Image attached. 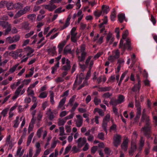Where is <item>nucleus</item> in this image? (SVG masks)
Returning a JSON list of instances; mask_svg holds the SVG:
<instances>
[{
	"instance_id": "obj_40",
	"label": "nucleus",
	"mask_w": 157,
	"mask_h": 157,
	"mask_svg": "<svg viewBox=\"0 0 157 157\" xmlns=\"http://www.w3.org/2000/svg\"><path fill=\"white\" fill-rule=\"evenodd\" d=\"M36 17V15L34 14H29L27 16L28 18L32 21H33L35 20Z\"/></svg>"
},
{
	"instance_id": "obj_63",
	"label": "nucleus",
	"mask_w": 157,
	"mask_h": 157,
	"mask_svg": "<svg viewBox=\"0 0 157 157\" xmlns=\"http://www.w3.org/2000/svg\"><path fill=\"white\" fill-rule=\"evenodd\" d=\"M19 64H16V65H14V66H13L12 68L10 69V71L11 73H13L14 72L16 69L17 67L18 66Z\"/></svg>"
},
{
	"instance_id": "obj_43",
	"label": "nucleus",
	"mask_w": 157,
	"mask_h": 157,
	"mask_svg": "<svg viewBox=\"0 0 157 157\" xmlns=\"http://www.w3.org/2000/svg\"><path fill=\"white\" fill-rule=\"evenodd\" d=\"M77 34L71 35V39L72 42L76 43L77 40Z\"/></svg>"
},
{
	"instance_id": "obj_41",
	"label": "nucleus",
	"mask_w": 157,
	"mask_h": 157,
	"mask_svg": "<svg viewBox=\"0 0 157 157\" xmlns=\"http://www.w3.org/2000/svg\"><path fill=\"white\" fill-rule=\"evenodd\" d=\"M34 133H32L28 136L27 141V145L28 146L31 141L34 135Z\"/></svg>"
},
{
	"instance_id": "obj_60",
	"label": "nucleus",
	"mask_w": 157,
	"mask_h": 157,
	"mask_svg": "<svg viewBox=\"0 0 157 157\" xmlns=\"http://www.w3.org/2000/svg\"><path fill=\"white\" fill-rule=\"evenodd\" d=\"M13 42L18 41L20 39V36L19 35H15L13 37Z\"/></svg>"
},
{
	"instance_id": "obj_3",
	"label": "nucleus",
	"mask_w": 157,
	"mask_h": 157,
	"mask_svg": "<svg viewBox=\"0 0 157 157\" xmlns=\"http://www.w3.org/2000/svg\"><path fill=\"white\" fill-rule=\"evenodd\" d=\"M40 143L39 142H37L36 143L35 146L37 148V149L36 150L33 156V151L32 148H30L29 149V152L28 154V156L29 157H37L40 154L41 149L40 148Z\"/></svg>"
},
{
	"instance_id": "obj_19",
	"label": "nucleus",
	"mask_w": 157,
	"mask_h": 157,
	"mask_svg": "<svg viewBox=\"0 0 157 157\" xmlns=\"http://www.w3.org/2000/svg\"><path fill=\"white\" fill-rule=\"evenodd\" d=\"M66 65L63 66L62 68V69L64 71H68L71 68L70 61L68 59L66 60Z\"/></svg>"
},
{
	"instance_id": "obj_39",
	"label": "nucleus",
	"mask_w": 157,
	"mask_h": 157,
	"mask_svg": "<svg viewBox=\"0 0 157 157\" xmlns=\"http://www.w3.org/2000/svg\"><path fill=\"white\" fill-rule=\"evenodd\" d=\"M82 79H79V78H78V77H77L74 84V87L75 88L77 85L79 84L82 82Z\"/></svg>"
},
{
	"instance_id": "obj_5",
	"label": "nucleus",
	"mask_w": 157,
	"mask_h": 157,
	"mask_svg": "<svg viewBox=\"0 0 157 157\" xmlns=\"http://www.w3.org/2000/svg\"><path fill=\"white\" fill-rule=\"evenodd\" d=\"M127 47L128 50H131L130 41L129 39H127L126 40V44H124L123 40H121L119 44V48L122 49L124 51L126 49Z\"/></svg>"
},
{
	"instance_id": "obj_47",
	"label": "nucleus",
	"mask_w": 157,
	"mask_h": 157,
	"mask_svg": "<svg viewBox=\"0 0 157 157\" xmlns=\"http://www.w3.org/2000/svg\"><path fill=\"white\" fill-rule=\"evenodd\" d=\"M58 155V151L57 149L55 151V153H52L49 156V157H57Z\"/></svg>"
},
{
	"instance_id": "obj_54",
	"label": "nucleus",
	"mask_w": 157,
	"mask_h": 157,
	"mask_svg": "<svg viewBox=\"0 0 157 157\" xmlns=\"http://www.w3.org/2000/svg\"><path fill=\"white\" fill-rule=\"evenodd\" d=\"M141 113L140 112H137L136 115L134 119V123H137L138 121L139 118L140 117Z\"/></svg>"
},
{
	"instance_id": "obj_21",
	"label": "nucleus",
	"mask_w": 157,
	"mask_h": 157,
	"mask_svg": "<svg viewBox=\"0 0 157 157\" xmlns=\"http://www.w3.org/2000/svg\"><path fill=\"white\" fill-rule=\"evenodd\" d=\"M91 58V56H89L86 60L85 62L86 64L87 65L90 63L89 65L90 69H91L94 64V61L93 60H90Z\"/></svg>"
},
{
	"instance_id": "obj_8",
	"label": "nucleus",
	"mask_w": 157,
	"mask_h": 157,
	"mask_svg": "<svg viewBox=\"0 0 157 157\" xmlns=\"http://www.w3.org/2000/svg\"><path fill=\"white\" fill-rule=\"evenodd\" d=\"M129 140L128 138H125L123 140L121 145V149L124 151H127L128 148V144Z\"/></svg>"
},
{
	"instance_id": "obj_34",
	"label": "nucleus",
	"mask_w": 157,
	"mask_h": 157,
	"mask_svg": "<svg viewBox=\"0 0 157 157\" xmlns=\"http://www.w3.org/2000/svg\"><path fill=\"white\" fill-rule=\"evenodd\" d=\"M44 131L43 129V128L42 127L40 128L38 130L36 133V135L38 138H40L41 137V134L42 133H43Z\"/></svg>"
},
{
	"instance_id": "obj_7",
	"label": "nucleus",
	"mask_w": 157,
	"mask_h": 157,
	"mask_svg": "<svg viewBox=\"0 0 157 157\" xmlns=\"http://www.w3.org/2000/svg\"><path fill=\"white\" fill-rule=\"evenodd\" d=\"M121 136L119 135L116 134L114 136L113 139V144L114 145L117 147L121 143Z\"/></svg>"
},
{
	"instance_id": "obj_48",
	"label": "nucleus",
	"mask_w": 157,
	"mask_h": 157,
	"mask_svg": "<svg viewBox=\"0 0 157 157\" xmlns=\"http://www.w3.org/2000/svg\"><path fill=\"white\" fill-rule=\"evenodd\" d=\"M110 104L113 105L114 106H116L118 104H119L117 100L112 99L110 101Z\"/></svg>"
},
{
	"instance_id": "obj_24",
	"label": "nucleus",
	"mask_w": 157,
	"mask_h": 157,
	"mask_svg": "<svg viewBox=\"0 0 157 157\" xmlns=\"http://www.w3.org/2000/svg\"><path fill=\"white\" fill-rule=\"evenodd\" d=\"M141 87L140 81V80H138V84L135 85L133 88L132 90L134 91H139Z\"/></svg>"
},
{
	"instance_id": "obj_11",
	"label": "nucleus",
	"mask_w": 157,
	"mask_h": 157,
	"mask_svg": "<svg viewBox=\"0 0 157 157\" xmlns=\"http://www.w3.org/2000/svg\"><path fill=\"white\" fill-rule=\"evenodd\" d=\"M78 144V146L79 147H82L86 142V140L85 137L79 138L76 142Z\"/></svg>"
},
{
	"instance_id": "obj_56",
	"label": "nucleus",
	"mask_w": 157,
	"mask_h": 157,
	"mask_svg": "<svg viewBox=\"0 0 157 157\" xmlns=\"http://www.w3.org/2000/svg\"><path fill=\"white\" fill-rule=\"evenodd\" d=\"M71 48H69L68 46H66L64 48L63 51V53L64 54H66L71 52Z\"/></svg>"
},
{
	"instance_id": "obj_12",
	"label": "nucleus",
	"mask_w": 157,
	"mask_h": 157,
	"mask_svg": "<svg viewBox=\"0 0 157 157\" xmlns=\"http://www.w3.org/2000/svg\"><path fill=\"white\" fill-rule=\"evenodd\" d=\"M136 144L134 142H132L131 146L130 149L129 151V155L132 156L136 149Z\"/></svg>"
},
{
	"instance_id": "obj_45",
	"label": "nucleus",
	"mask_w": 157,
	"mask_h": 157,
	"mask_svg": "<svg viewBox=\"0 0 157 157\" xmlns=\"http://www.w3.org/2000/svg\"><path fill=\"white\" fill-rule=\"evenodd\" d=\"M76 97L75 95H74L69 100L68 103V105H70L71 106L72 105L73 103L75 101V98Z\"/></svg>"
},
{
	"instance_id": "obj_1",
	"label": "nucleus",
	"mask_w": 157,
	"mask_h": 157,
	"mask_svg": "<svg viewBox=\"0 0 157 157\" xmlns=\"http://www.w3.org/2000/svg\"><path fill=\"white\" fill-rule=\"evenodd\" d=\"M145 110L144 109L143 111V114L141 119V122H144L145 121V124L144 127H143L141 130L145 136H147V138H149L150 137V134L151 132V126L150 122L149 117L145 114Z\"/></svg>"
},
{
	"instance_id": "obj_9",
	"label": "nucleus",
	"mask_w": 157,
	"mask_h": 157,
	"mask_svg": "<svg viewBox=\"0 0 157 157\" xmlns=\"http://www.w3.org/2000/svg\"><path fill=\"white\" fill-rule=\"evenodd\" d=\"M99 36L100 35L99 34H97V35L94 37L93 40L94 42L96 41L97 44H100L103 42L104 36H101L99 37Z\"/></svg>"
},
{
	"instance_id": "obj_62",
	"label": "nucleus",
	"mask_w": 157,
	"mask_h": 157,
	"mask_svg": "<svg viewBox=\"0 0 157 157\" xmlns=\"http://www.w3.org/2000/svg\"><path fill=\"white\" fill-rule=\"evenodd\" d=\"M101 100L100 99L98 98L97 97H95L94 100V102L95 105H97L99 103L101 102Z\"/></svg>"
},
{
	"instance_id": "obj_59",
	"label": "nucleus",
	"mask_w": 157,
	"mask_h": 157,
	"mask_svg": "<svg viewBox=\"0 0 157 157\" xmlns=\"http://www.w3.org/2000/svg\"><path fill=\"white\" fill-rule=\"evenodd\" d=\"M60 134H59L60 136H63L65 135L64 133V128L63 127H61L59 128Z\"/></svg>"
},
{
	"instance_id": "obj_28",
	"label": "nucleus",
	"mask_w": 157,
	"mask_h": 157,
	"mask_svg": "<svg viewBox=\"0 0 157 157\" xmlns=\"http://www.w3.org/2000/svg\"><path fill=\"white\" fill-rule=\"evenodd\" d=\"M120 52L118 50L113 51L112 52V55L116 59L118 58L120 56Z\"/></svg>"
},
{
	"instance_id": "obj_49",
	"label": "nucleus",
	"mask_w": 157,
	"mask_h": 157,
	"mask_svg": "<svg viewBox=\"0 0 157 157\" xmlns=\"http://www.w3.org/2000/svg\"><path fill=\"white\" fill-rule=\"evenodd\" d=\"M6 42L9 44H12L13 43V37L11 36L7 37L6 39Z\"/></svg>"
},
{
	"instance_id": "obj_4",
	"label": "nucleus",
	"mask_w": 157,
	"mask_h": 157,
	"mask_svg": "<svg viewBox=\"0 0 157 157\" xmlns=\"http://www.w3.org/2000/svg\"><path fill=\"white\" fill-rule=\"evenodd\" d=\"M31 8V6H27L25 7L23 9L20 10L16 13L14 17V18L20 17L24 14L29 12Z\"/></svg>"
},
{
	"instance_id": "obj_50",
	"label": "nucleus",
	"mask_w": 157,
	"mask_h": 157,
	"mask_svg": "<svg viewBox=\"0 0 157 157\" xmlns=\"http://www.w3.org/2000/svg\"><path fill=\"white\" fill-rule=\"evenodd\" d=\"M112 94L109 92H107L103 94L102 97L104 98H109L110 96H112Z\"/></svg>"
},
{
	"instance_id": "obj_2",
	"label": "nucleus",
	"mask_w": 157,
	"mask_h": 157,
	"mask_svg": "<svg viewBox=\"0 0 157 157\" xmlns=\"http://www.w3.org/2000/svg\"><path fill=\"white\" fill-rule=\"evenodd\" d=\"M76 52V55L78 56V61L79 63V65L82 68H84L85 67V65L81 64L80 63L84 61L86 56L87 53L85 51V45H82L80 49L77 48Z\"/></svg>"
},
{
	"instance_id": "obj_10",
	"label": "nucleus",
	"mask_w": 157,
	"mask_h": 157,
	"mask_svg": "<svg viewBox=\"0 0 157 157\" xmlns=\"http://www.w3.org/2000/svg\"><path fill=\"white\" fill-rule=\"evenodd\" d=\"M77 119L76 120H75L76 122V124L77 127H80L83 123V118L80 115H78L76 116Z\"/></svg>"
},
{
	"instance_id": "obj_14",
	"label": "nucleus",
	"mask_w": 157,
	"mask_h": 157,
	"mask_svg": "<svg viewBox=\"0 0 157 157\" xmlns=\"http://www.w3.org/2000/svg\"><path fill=\"white\" fill-rule=\"evenodd\" d=\"M49 11H52L56 8L57 6L54 4L43 5L42 6Z\"/></svg>"
},
{
	"instance_id": "obj_22",
	"label": "nucleus",
	"mask_w": 157,
	"mask_h": 157,
	"mask_svg": "<svg viewBox=\"0 0 157 157\" xmlns=\"http://www.w3.org/2000/svg\"><path fill=\"white\" fill-rule=\"evenodd\" d=\"M135 106L136 107L137 110V112L141 113V108L140 103L139 101L136 100V98H135Z\"/></svg>"
},
{
	"instance_id": "obj_36",
	"label": "nucleus",
	"mask_w": 157,
	"mask_h": 157,
	"mask_svg": "<svg viewBox=\"0 0 157 157\" xmlns=\"http://www.w3.org/2000/svg\"><path fill=\"white\" fill-rule=\"evenodd\" d=\"M111 89V87L110 86L105 87H101L99 88V90L100 91H106L110 90Z\"/></svg>"
},
{
	"instance_id": "obj_20",
	"label": "nucleus",
	"mask_w": 157,
	"mask_h": 157,
	"mask_svg": "<svg viewBox=\"0 0 157 157\" xmlns=\"http://www.w3.org/2000/svg\"><path fill=\"white\" fill-rule=\"evenodd\" d=\"M67 42V40H64L60 43L58 45V47L59 48V53L62 51L63 48Z\"/></svg>"
},
{
	"instance_id": "obj_25",
	"label": "nucleus",
	"mask_w": 157,
	"mask_h": 157,
	"mask_svg": "<svg viewBox=\"0 0 157 157\" xmlns=\"http://www.w3.org/2000/svg\"><path fill=\"white\" fill-rule=\"evenodd\" d=\"M56 47H53V48H51L48 50V54L53 56L56 53Z\"/></svg>"
},
{
	"instance_id": "obj_46",
	"label": "nucleus",
	"mask_w": 157,
	"mask_h": 157,
	"mask_svg": "<svg viewBox=\"0 0 157 157\" xmlns=\"http://www.w3.org/2000/svg\"><path fill=\"white\" fill-rule=\"evenodd\" d=\"M48 95V93L46 91L41 93L39 96V97L40 98H46Z\"/></svg>"
},
{
	"instance_id": "obj_42",
	"label": "nucleus",
	"mask_w": 157,
	"mask_h": 157,
	"mask_svg": "<svg viewBox=\"0 0 157 157\" xmlns=\"http://www.w3.org/2000/svg\"><path fill=\"white\" fill-rule=\"evenodd\" d=\"M118 17L120 22L122 23L125 18L124 15L123 14H121L118 15Z\"/></svg>"
},
{
	"instance_id": "obj_33",
	"label": "nucleus",
	"mask_w": 157,
	"mask_h": 157,
	"mask_svg": "<svg viewBox=\"0 0 157 157\" xmlns=\"http://www.w3.org/2000/svg\"><path fill=\"white\" fill-rule=\"evenodd\" d=\"M21 149L22 148L21 147H19L18 148L16 154V155H19L20 156H21L23 155L24 150H22L21 151Z\"/></svg>"
},
{
	"instance_id": "obj_13",
	"label": "nucleus",
	"mask_w": 157,
	"mask_h": 157,
	"mask_svg": "<svg viewBox=\"0 0 157 157\" xmlns=\"http://www.w3.org/2000/svg\"><path fill=\"white\" fill-rule=\"evenodd\" d=\"M66 98L64 97L59 102V105L57 106V108L59 109H61V110H64L65 109L64 105L66 101Z\"/></svg>"
},
{
	"instance_id": "obj_51",
	"label": "nucleus",
	"mask_w": 157,
	"mask_h": 157,
	"mask_svg": "<svg viewBox=\"0 0 157 157\" xmlns=\"http://www.w3.org/2000/svg\"><path fill=\"white\" fill-rule=\"evenodd\" d=\"M147 147L145 148L144 150L145 154L146 155H147L148 154L149 152V150L150 148L149 143L147 141Z\"/></svg>"
},
{
	"instance_id": "obj_30",
	"label": "nucleus",
	"mask_w": 157,
	"mask_h": 157,
	"mask_svg": "<svg viewBox=\"0 0 157 157\" xmlns=\"http://www.w3.org/2000/svg\"><path fill=\"white\" fill-rule=\"evenodd\" d=\"M6 5L8 10H12L14 8V3L11 2H6Z\"/></svg>"
},
{
	"instance_id": "obj_32",
	"label": "nucleus",
	"mask_w": 157,
	"mask_h": 157,
	"mask_svg": "<svg viewBox=\"0 0 157 157\" xmlns=\"http://www.w3.org/2000/svg\"><path fill=\"white\" fill-rule=\"evenodd\" d=\"M102 11L103 13L107 14L109 11V6L105 5H103L101 7Z\"/></svg>"
},
{
	"instance_id": "obj_31",
	"label": "nucleus",
	"mask_w": 157,
	"mask_h": 157,
	"mask_svg": "<svg viewBox=\"0 0 157 157\" xmlns=\"http://www.w3.org/2000/svg\"><path fill=\"white\" fill-rule=\"evenodd\" d=\"M65 117L63 119L59 118L58 119V124L59 126L63 125L66 121Z\"/></svg>"
},
{
	"instance_id": "obj_26",
	"label": "nucleus",
	"mask_w": 157,
	"mask_h": 157,
	"mask_svg": "<svg viewBox=\"0 0 157 157\" xmlns=\"http://www.w3.org/2000/svg\"><path fill=\"white\" fill-rule=\"evenodd\" d=\"M50 102L52 105H54L55 102L54 99V93L53 91H50Z\"/></svg>"
},
{
	"instance_id": "obj_58",
	"label": "nucleus",
	"mask_w": 157,
	"mask_h": 157,
	"mask_svg": "<svg viewBox=\"0 0 157 157\" xmlns=\"http://www.w3.org/2000/svg\"><path fill=\"white\" fill-rule=\"evenodd\" d=\"M116 17V13L115 10L114 9L111 15V19L112 21H113L114 20L115 18Z\"/></svg>"
},
{
	"instance_id": "obj_57",
	"label": "nucleus",
	"mask_w": 157,
	"mask_h": 157,
	"mask_svg": "<svg viewBox=\"0 0 157 157\" xmlns=\"http://www.w3.org/2000/svg\"><path fill=\"white\" fill-rule=\"evenodd\" d=\"M124 98L123 96L120 95L119 96L117 101L119 104H121L124 101Z\"/></svg>"
},
{
	"instance_id": "obj_38",
	"label": "nucleus",
	"mask_w": 157,
	"mask_h": 157,
	"mask_svg": "<svg viewBox=\"0 0 157 157\" xmlns=\"http://www.w3.org/2000/svg\"><path fill=\"white\" fill-rule=\"evenodd\" d=\"M71 146L70 144H69L65 148L63 155H65L67 154L71 150Z\"/></svg>"
},
{
	"instance_id": "obj_44",
	"label": "nucleus",
	"mask_w": 157,
	"mask_h": 157,
	"mask_svg": "<svg viewBox=\"0 0 157 157\" xmlns=\"http://www.w3.org/2000/svg\"><path fill=\"white\" fill-rule=\"evenodd\" d=\"M22 28L26 30L29 29V25L28 22H23L22 23Z\"/></svg>"
},
{
	"instance_id": "obj_55",
	"label": "nucleus",
	"mask_w": 157,
	"mask_h": 157,
	"mask_svg": "<svg viewBox=\"0 0 157 157\" xmlns=\"http://www.w3.org/2000/svg\"><path fill=\"white\" fill-rule=\"evenodd\" d=\"M102 13V11L98 10L95 11L94 12V15L96 17H99Z\"/></svg>"
},
{
	"instance_id": "obj_52",
	"label": "nucleus",
	"mask_w": 157,
	"mask_h": 157,
	"mask_svg": "<svg viewBox=\"0 0 157 157\" xmlns=\"http://www.w3.org/2000/svg\"><path fill=\"white\" fill-rule=\"evenodd\" d=\"M71 151L73 153H77L79 151V150L76 146L73 147Z\"/></svg>"
},
{
	"instance_id": "obj_53",
	"label": "nucleus",
	"mask_w": 157,
	"mask_h": 157,
	"mask_svg": "<svg viewBox=\"0 0 157 157\" xmlns=\"http://www.w3.org/2000/svg\"><path fill=\"white\" fill-rule=\"evenodd\" d=\"M27 50L28 52V53L27 54V56H29V55H30L31 53H33L34 52V49H33L32 48L28 47L27 48Z\"/></svg>"
},
{
	"instance_id": "obj_17",
	"label": "nucleus",
	"mask_w": 157,
	"mask_h": 157,
	"mask_svg": "<svg viewBox=\"0 0 157 157\" xmlns=\"http://www.w3.org/2000/svg\"><path fill=\"white\" fill-rule=\"evenodd\" d=\"M22 51L21 49L17 50L14 52H12L9 53V55L13 57L14 58L17 59L18 56V53Z\"/></svg>"
},
{
	"instance_id": "obj_35",
	"label": "nucleus",
	"mask_w": 157,
	"mask_h": 157,
	"mask_svg": "<svg viewBox=\"0 0 157 157\" xmlns=\"http://www.w3.org/2000/svg\"><path fill=\"white\" fill-rule=\"evenodd\" d=\"M9 109V107L6 108L2 110L1 113V114H2L3 117L6 116V115L7 114L8 110Z\"/></svg>"
},
{
	"instance_id": "obj_27",
	"label": "nucleus",
	"mask_w": 157,
	"mask_h": 157,
	"mask_svg": "<svg viewBox=\"0 0 157 157\" xmlns=\"http://www.w3.org/2000/svg\"><path fill=\"white\" fill-rule=\"evenodd\" d=\"M145 142V139L143 137H141L140 143V147L139 149L140 151H141L144 146Z\"/></svg>"
},
{
	"instance_id": "obj_15",
	"label": "nucleus",
	"mask_w": 157,
	"mask_h": 157,
	"mask_svg": "<svg viewBox=\"0 0 157 157\" xmlns=\"http://www.w3.org/2000/svg\"><path fill=\"white\" fill-rule=\"evenodd\" d=\"M114 40V38L112 34L110 32H109L106 37V41L107 42L109 43V44H110L113 43Z\"/></svg>"
},
{
	"instance_id": "obj_16",
	"label": "nucleus",
	"mask_w": 157,
	"mask_h": 157,
	"mask_svg": "<svg viewBox=\"0 0 157 157\" xmlns=\"http://www.w3.org/2000/svg\"><path fill=\"white\" fill-rule=\"evenodd\" d=\"M46 114L50 120L52 121L53 120L55 117L54 111H52V110L50 109H49L46 111Z\"/></svg>"
},
{
	"instance_id": "obj_6",
	"label": "nucleus",
	"mask_w": 157,
	"mask_h": 157,
	"mask_svg": "<svg viewBox=\"0 0 157 157\" xmlns=\"http://www.w3.org/2000/svg\"><path fill=\"white\" fill-rule=\"evenodd\" d=\"M0 25L4 28H7L4 34L5 35L8 34L11 30V27L10 24H9L7 22L1 21H0Z\"/></svg>"
},
{
	"instance_id": "obj_61",
	"label": "nucleus",
	"mask_w": 157,
	"mask_h": 157,
	"mask_svg": "<svg viewBox=\"0 0 157 157\" xmlns=\"http://www.w3.org/2000/svg\"><path fill=\"white\" fill-rule=\"evenodd\" d=\"M6 144L9 145V148L11 149L14 144L15 143L13 142L12 140H11L10 141L9 143L8 142L7 143H6Z\"/></svg>"
},
{
	"instance_id": "obj_37",
	"label": "nucleus",
	"mask_w": 157,
	"mask_h": 157,
	"mask_svg": "<svg viewBox=\"0 0 157 157\" xmlns=\"http://www.w3.org/2000/svg\"><path fill=\"white\" fill-rule=\"evenodd\" d=\"M98 26L100 29V33H102L104 32V34H106V31L105 29V26L100 24Z\"/></svg>"
},
{
	"instance_id": "obj_64",
	"label": "nucleus",
	"mask_w": 157,
	"mask_h": 157,
	"mask_svg": "<svg viewBox=\"0 0 157 157\" xmlns=\"http://www.w3.org/2000/svg\"><path fill=\"white\" fill-rule=\"evenodd\" d=\"M98 137L101 140H104V134L103 132L99 133L98 135Z\"/></svg>"
},
{
	"instance_id": "obj_23",
	"label": "nucleus",
	"mask_w": 157,
	"mask_h": 157,
	"mask_svg": "<svg viewBox=\"0 0 157 157\" xmlns=\"http://www.w3.org/2000/svg\"><path fill=\"white\" fill-rule=\"evenodd\" d=\"M19 117L18 116H17L16 117V119L13 121V127L14 128H17L18 126L20 123V122L19 121Z\"/></svg>"
},
{
	"instance_id": "obj_29",
	"label": "nucleus",
	"mask_w": 157,
	"mask_h": 157,
	"mask_svg": "<svg viewBox=\"0 0 157 157\" xmlns=\"http://www.w3.org/2000/svg\"><path fill=\"white\" fill-rule=\"evenodd\" d=\"M23 7V5L20 2H17L14 4V8L19 10Z\"/></svg>"
},
{
	"instance_id": "obj_18",
	"label": "nucleus",
	"mask_w": 157,
	"mask_h": 157,
	"mask_svg": "<svg viewBox=\"0 0 157 157\" xmlns=\"http://www.w3.org/2000/svg\"><path fill=\"white\" fill-rule=\"evenodd\" d=\"M71 16L70 15H69L68 16L66 20V22H65V24L63 26L61 27V30H63V29H64L66 28L67 27H68V26L70 25V21L71 19Z\"/></svg>"
}]
</instances>
